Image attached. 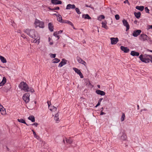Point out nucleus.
Returning a JSON list of instances; mask_svg holds the SVG:
<instances>
[{"label":"nucleus","instance_id":"aec40b11","mask_svg":"<svg viewBox=\"0 0 152 152\" xmlns=\"http://www.w3.org/2000/svg\"><path fill=\"white\" fill-rule=\"evenodd\" d=\"M130 54L133 56H138L139 55V53L134 51H132L131 52Z\"/></svg>","mask_w":152,"mask_h":152},{"label":"nucleus","instance_id":"7ed1b4c3","mask_svg":"<svg viewBox=\"0 0 152 152\" xmlns=\"http://www.w3.org/2000/svg\"><path fill=\"white\" fill-rule=\"evenodd\" d=\"M24 31L31 38L35 37L36 36H39L37 33L35 31V30L34 29H26L24 30Z\"/></svg>","mask_w":152,"mask_h":152},{"label":"nucleus","instance_id":"bf43d9fd","mask_svg":"<svg viewBox=\"0 0 152 152\" xmlns=\"http://www.w3.org/2000/svg\"><path fill=\"white\" fill-rule=\"evenodd\" d=\"M50 40H51V38L50 37H49V38H48V41H49L50 42Z\"/></svg>","mask_w":152,"mask_h":152},{"label":"nucleus","instance_id":"2eb2a0df","mask_svg":"<svg viewBox=\"0 0 152 152\" xmlns=\"http://www.w3.org/2000/svg\"><path fill=\"white\" fill-rule=\"evenodd\" d=\"M75 6L74 4H69L67 5L66 7V10H69L70 9H75Z\"/></svg>","mask_w":152,"mask_h":152},{"label":"nucleus","instance_id":"412c9836","mask_svg":"<svg viewBox=\"0 0 152 152\" xmlns=\"http://www.w3.org/2000/svg\"><path fill=\"white\" fill-rule=\"evenodd\" d=\"M0 111L2 115H4L6 113L5 109L3 106L0 108Z\"/></svg>","mask_w":152,"mask_h":152},{"label":"nucleus","instance_id":"1a4fd4ad","mask_svg":"<svg viewBox=\"0 0 152 152\" xmlns=\"http://www.w3.org/2000/svg\"><path fill=\"white\" fill-rule=\"evenodd\" d=\"M73 69L76 73L79 75L81 78H83V76L82 73L79 69L75 67L73 68Z\"/></svg>","mask_w":152,"mask_h":152},{"label":"nucleus","instance_id":"f03ea898","mask_svg":"<svg viewBox=\"0 0 152 152\" xmlns=\"http://www.w3.org/2000/svg\"><path fill=\"white\" fill-rule=\"evenodd\" d=\"M140 60L142 62L145 63H149L152 58V56L145 54L143 55L141 54L139 56Z\"/></svg>","mask_w":152,"mask_h":152},{"label":"nucleus","instance_id":"423d86ee","mask_svg":"<svg viewBox=\"0 0 152 152\" xmlns=\"http://www.w3.org/2000/svg\"><path fill=\"white\" fill-rule=\"evenodd\" d=\"M148 37L145 34H141L139 37L140 39L143 41H145L148 40Z\"/></svg>","mask_w":152,"mask_h":152},{"label":"nucleus","instance_id":"f3484780","mask_svg":"<svg viewBox=\"0 0 152 152\" xmlns=\"http://www.w3.org/2000/svg\"><path fill=\"white\" fill-rule=\"evenodd\" d=\"M96 93L98 94H99L101 95L104 96L105 95V93L102 91L98 90L96 91Z\"/></svg>","mask_w":152,"mask_h":152},{"label":"nucleus","instance_id":"6ab92c4d","mask_svg":"<svg viewBox=\"0 0 152 152\" xmlns=\"http://www.w3.org/2000/svg\"><path fill=\"white\" fill-rule=\"evenodd\" d=\"M63 23H68L71 25L74 29H75L73 24L71 21L69 20H63Z\"/></svg>","mask_w":152,"mask_h":152},{"label":"nucleus","instance_id":"4468645a","mask_svg":"<svg viewBox=\"0 0 152 152\" xmlns=\"http://www.w3.org/2000/svg\"><path fill=\"white\" fill-rule=\"evenodd\" d=\"M121 49L122 51H124V52L126 53H128L129 51L128 48L124 47L123 46H121Z\"/></svg>","mask_w":152,"mask_h":152},{"label":"nucleus","instance_id":"4be33fe9","mask_svg":"<svg viewBox=\"0 0 152 152\" xmlns=\"http://www.w3.org/2000/svg\"><path fill=\"white\" fill-rule=\"evenodd\" d=\"M6 79L5 77H3L2 81L0 83V86H3L6 82Z\"/></svg>","mask_w":152,"mask_h":152},{"label":"nucleus","instance_id":"7c9ffc66","mask_svg":"<svg viewBox=\"0 0 152 152\" xmlns=\"http://www.w3.org/2000/svg\"><path fill=\"white\" fill-rule=\"evenodd\" d=\"M0 59L1 62L3 63H6L7 62L6 59L3 56H0Z\"/></svg>","mask_w":152,"mask_h":152},{"label":"nucleus","instance_id":"c756f323","mask_svg":"<svg viewBox=\"0 0 152 152\" xmlns=\"http://www.w3.org/2000/svg\"><path fill=\"white\" fill-rule=\"evenodd\" d=\"M57 19L58 21L60 22L63 23V21L62 19V18L61 15H58V16L57 17Z\"/></svg>","mask_w":152,"mask_h":152},{"label":"nucleus","instance_id":"a211bd4d","mask_svg":"<svg viewBox=\"0 0 152 152\" xmlns=\"http://www.w3.org/2000/svg\"><path fill=\"white\" fill-rule=\"evenodd\" d=\"M48 28L49 30L51 31H53V26L52 23H48Z\"/></svg>","mask_w":152,"mask_h":152},{"label":"nucleus","instance_id":"9b49d317","mask_svg":"<svg viewBox=\"0 0 152 152\" xmlns=\"http://www.w3.org/2000/svg\"><path fill=\"white\" fill-rule=\"evenodd\" d=\"M141 32V31L140 30H137L134 31L133 33V36L136 37L139 35Z\"/></svg>","mask_w":152,"mask_h":152},{"label":"nucleus","instance_id":"338daca9","mask_svg":"<svg viewBox=\"0 0 152 152\" xmlns=\"http://www.w3.org/2000/svg\"><path fill=\"white\" fill-rule=\"evenodd\" d=\"M0 106L1 107H2V105H1V104H0Z\"/></svg>","mask_w":152,"mask_h":152},{"label":"nucleus","instance_id":"20e7f679","mask_svg":"<svg viewBox=\"0 0 152 152\" xmlns=\"http://www.w3.org/2000/svg\"><path fill=\"white\" fill-rule=\"evenodd\" d=\"M34 24L36 27L39 26L40 28H43L44 27V24L43 22L37 19L35 20Z\"/></svg>","mask_w":152,"mask_h":152},{"label":"nucleus","instance_id":"f8f14e48","mask_svg":"<svg viewBox=\"0 0 152 152\" xmlns=\"http://www.w3.org/2000/svg\"><path fill=\"white\" fill-rule=\"evenodd\" d=\"M111 44L112 45H115L116 44L118 41V39L117 38H115L112 37L110 38Z\"/></svg>","mask_w":152,"mask_h":152},{"label":"nucleus","instance_id":"ea45409f","mask_svg":"<svg viewBox=\"0 0 152 152\" xmlns=\"http://www.w3.org/2000/svg\"><path fill=\"white\" fill-rule=\"evenodd\" d=\"M115 19L117 20H118L120 18V17L117 14L115 15Z\"/></svg>","mask_w":152,"mask_h":152},{"label":"nucleus","instance_id":"09e8293b","mask_svg":"<svg viewBox=\"0 0 152 152\" xmlns=\"http://www.w3.org/2000/svg\"><path fill=\"white\" fill-rule=\"evenodd\" d=\"M62 31H61V30H60L58 31V32H57V33L59 34H61L62 33Z\"/></svg>","mask_w":152,"mask_h":152},{"label":"nucleus","instance_id":"b1692460","mask_svg":"<svg viewBox=\"0 0 152 152\" xmlns=\"http://www.w3.org/2000/svg\"><path fill=\"white\" fill-rule=\"evenodd\" d=\"M134 14L136 17L137 18H139L140 17L141 13L140 12H134Z\"/></svg>","mask_w":152,"mask_h":152},{"label":"nucleus","instance_id":"3c124183","mask_svg":"<svg viewBox=\"0 0 152 152\" xmlns=\"http://www.w3.org/2000/svg\"><path fill=\"white\" fill-rule=\"evenodd\" d=\"M21 37L24 38H26L25 35H24L23 34H22V35H21Z\"/></svg>","mask_w":152,"mask_h":152},{"label":"nucleus","instance_id":"393cba45","mask_svg":"<svg viewBox=\"0 0 152 152\" xmlns=\"http://www.w3.org/2000/svg\"><path fill=\"white\" fill-rule=\"evenodd\" d=\"M28 120L31 121L32 122H34L35 121V118L34 116L31 115L29 116L28 118Z\"/></svg>","mask_w":152,"mask_h":152},{"label":"nucleus","instance_id":"58836bf2","mask_svg":"<svg viewBox=\"0 0 152 152\" xmlns=\"http://www.w3.org/2000/svg\"><path fill=\"white\" fill-rule=\"evenodd\" d=\"M58 34L57 33V32H54L53 34V35L56 37L58 38V39L59 38V37L58 36Z\"/></svg>","mask_w":152,"mask_h":152},{"label":"nucleus","instance_id":"49530a36","mask_svg":"<svg viewBox=\"0 0 152 152\" xmlns=\"http://www.w3.org/2000/svg\"><path fill=\"white\" fill-rule=\"evenodd\" d=\"M34 137L37 139L38 140L39 138V136L37 135V134L34 135Z\"/></svg>","mask_w":152,"mask_h":152},{"label":"nucleus","instance_id":"c03bdc74","mask_svg":"<svg viewBox=\"0 0 152 152\" xmlns=\"http://www.w3.org/2000/svg\"><path fill=\"white\" fill-rule=\"evenodd\" d=\"M124 3L125 4L127 3L129 5H130V4L129 3L128 0H126L125 1H124Z\"/></svg>","mask_w":152,"mask_h":152},{"label":"nucleus","instance_id":"5701e85b","mask_svg":"<svg viewBox=\"0 0 152 152\" xmlns=\"http://www.w3.org/2000/svg\"><path fill=\"white\" fill-rule=\"evenodd\" d=\"M127 138V137L126 134L123 133V135L121 137V140H125Z\"/></svg>","mask_w":152,"mask_h":152},{"label":"nucleus","instance_id":"6e6d98bb","mask_svg":"<svg viewBox=\"0 0 152 152\" xmlns=\"http://www.w3.org/2000/svg\"><path fill=\"white\" fill-rule=\"evenodd\" d=\"M149 28L152 29V25H150L149 26Z\"/></svg>","mask_w":152,"mask_h":152},{"label":"nucleus","instance_id":"e433bc0d","mask_svg":"<svg viewBox=\"0 0 152 152\" xmlns=\"http://www.w3.org/2000/svg\"><path fill=\"white\" fill-rule=\"evenodd\" d=\"M75 11L78 14H80L81 13V12L80 11L79 9L78 8H75Z\"/></svg>","mask_w":152,"mask_h":152},{"label":"nucleus","instance_id":"4d7b16f0","mask_svg":"<svg viewBox=\"0 0 152 152\" xmlns=\"http://www.w3.org/2000/svg\"><path fill=\"white\" fill-rule=\"evenodd\" d=\"M86 7H91L90 6H88V5L86 4L85 5Z\"/></svg>","mask_w":152,"mask_h":152},{"label":"nucleus","instance_id":"bb28decb","mask_svg":"<svg viewBox=\"0 0 152 152\" xmlns=\"http://www.w3.org/2000/svg\"><path fill=\"white\" fill-rule=\"evenodd\" d=\"M18 121L19 122L23 123L24 124H25L26 125L28 126L29 125L23 119L21 118L20 119H18Z\"/></svg>","mask_w":152,"mask_h":152},{"label":"nucleus","instance_id":"0e129e2a","mask_svg":"<svg viewBox=\"0 0 152 152\" xmlns=\"http://www.w3.org/2000/svg\"><path fill=\"white\" fill-rule=\"evenodd\" d=\"M31 131H32L33 132H34V130H33V129H32V130H31Z\"/></svg>","mask_w":152,"mask_h":152},{"label":"nucleus","instance_id":"5fc2aeb1","mask_svg":"<svg viewBox=\"0 0 152 152\" xmlns=\"http://www.w3.org/2000/svg\"><path fill=\"white\" fill-rule=\"evenodd\" d=\"M33 132V134H34V135H35L36 134V132L34 131Z\"/></svg>","mask_w":152,"mask_h":152},{"label":"nucleus","instance_id":"864d4df0","mask_svg":"<svg viewBox=\"0 0 152 152\" xmlns=\"http://www.w3.org/2000/svg\"><path fill=\"white\" fill-rule=\"evenodd\" d=\"M143 110H144V111H147V109H145V108H144L143 109H142V110H141V112H142Z\"/></svg>","mask_w":152,"mask_h":152},{"label":"nucleus","instance_id":"473e14b6","mask_svg":"<svg viewBox=\"0 0 152 152\" xmlns=\"http://www.w3.org/2000/svg\"><path fill=\"white\" fill-rule=\"evenodd\" d=\"M60 61V60L57 58H55L53 59L52 61V63H56L59 62Z\"/></svg>","mask_w":152,"mask_h":152},{"label":"nucleus","instance_id":"a19ab883","mask_svg":"<svg viewBox=\"0 0 152 152\" xmlns=\"http://www.w3.org/2000/svg\"><path fill=\"white\" fill-rule=\"evenodd\" d=\"M50 9V10H59V7H54L53 9Z\"/></svg>","mask_w":152,"mask_h":152},{"label":"nucleus","instance_id":"0eeeda50","mask_svg":"<svg viewBox=\"0 0 152 152\" xmlns=\"http://www.w3.org/2000/svg\"><path fill=\"white\" fill-rule=\"evenodd\" d=\"M34 39H32L31 42L38 44L39 43L40 37L39 36H36L35 37L33 38Z\"/></svg>","mask_w":152,"mask_h":152},{"label":"nucleus","instance_id":"774afa93","mask_svg":"<svg viewBox=\"0 0 152 152\" xmlns=\"http://www.w3.org/2000/svg\"><path fill=\"white\" fill-rule=\"evenodd\" d=\"M18 32H20V31L19 30V31H18Z\"/></svg>","mask_w":152,"mask_h":152},{"label":"nucleus","instance_id":"6e6552de","mask_svg":"<svg viewBox=\"0 0 152 152\" xmlns=\"http://www.w3.org/2000/svg\"><path fill=\"white\" fill-rule=\"evenodd\" d=\"M76 59L77 61L80 64L84 65L85 66H86V63L85 61L82 60L79 56H77L76 57Z\"/></svg>","mask_w":152,"mask_h":152},{"label":"nucleus","instance_id":"13d9d810","mask_svg":"<svg viewBox=\"0 0 152 152\" xmlns=\"http://www.w3.org/2000/svg\"><path fill=\"white\" fill-rule=\"evenodd\" d=\"M49 44L50 45H52L53 44V42H50L49 43Z\"/></svg>","mask_w":152,"mask_h":152},{"label":"nucleus","instance_id":"9d476101","mask_svg":"<svg viewBox=\"0 0 152 152\" xmlns=\"http://www.w3.org/2000/svg\"><path fill=\"white\" fill-rule=\"evenodd\" d=\"M122 22L124 26L126 27V31H127L129 28V25L128 22L125 19L123 20Z\"/></svg>","mask_w":152,"mask_h":152},{"label":"nucleus","instance_id":"f257e3e1","mask_svg":"<svg viewBox=\"0 0 152 152\" xmlns=\"http://www.w3.org/2000/svg\"><path fill=\"white\" fill-rule=\"evenodd\" d=\"M19 88L21 90L25 92H30L31 93L34 92V90L28 86L27 84L24 82H21L19 85Z\"/></svg>","mask_w":152,"mask_h":152},{"label":"nucleus","instance_id":"79ce46f5","mask_svg":"<svg viewBox=\"0 0 152 152\" xmlns=\"http://www.w3.org/2000/svg\"><path fill=\"white\" fill-rule=\"evenodd\" d=\"M50 110L51 111H54L56 110L57 108L56 107H55L54 106H53V108H50Z\"/></svg>","mask_w":152,"mask_h":152},{"label":"nucleus","instance_id":"680f3d73","mask_svg":"<svg viewBox=\"0 0 152 152\" xmlns=\"http://www.w3.org/2000/svg\"><path fill=\"white\" fill-rule=\"evenodd\" d=\"M63 142L65 143V140H64V139L63 140Z\"/></svg>","mask_w":152,"mask_h":152},{"label":"nucleus","instance_id":"a878e982","mask_svg":"<svg viewBox=\"0 0 152 152\" xmlns=\"http://www.w3.org/2000/svg\"><path fill=\"white\" fill-rule=\"evenodd\" d=\"M136 8L140 10L141 11H142L144 10V7L143 6H137L136 7Z\"/></svg>","mask_w":152,"mask_h":152},{"label":"nucleus","instance_id":"f704fd0d","mask_svg":"<svg viewBox=\"0 0 152 152\" xmlns=\"http://www.w3.org/2000/svg\"><path fill=\"white\" fill-rule=\"evenodd\" d=\"M66 142L67 143H69V144H71L73 140H70L69 139H68L67 138H66Z\"/></svg>","mask_w":152,"mask_h":152},{"label":"nucleus","instance_id":"4c0bfd02","mask_svg":"<svg viewBox=\"0 0 152 152\" xmlns=\"http://www.w3.org/2000/svg\"><path fill=\"white\" fill-rule=\"evenodd\" d=\"M125 117V114L123 113L121 117V121H123L124 120Z\"/></svg>","mask_w":152,"mask_h":152},{"label":"nucleus","instance_id":"39448f33","mask_svg":"<svg viewBox=\"0 0 152 152\" xmlns=\"http://www.w3.org/2000/svg\"><path fill=\"white\" fill-rule=\"evenodd\" d=\"M30 94L29 93H26L23 95V99L26 103H28L30 101Z\"/></svg>","mask_w":152,"mask_h":152},{"label":"nucleus","instance_id":"37998d69","mask_svg":"<svg viewBox=\"0 0 152 152\" xmlns=\"http://www.w3.org/2000/svg\"><path fill=\"white\" fill-rule=\"evenodd\" d=\"M145 12L146 13H149V10L148 9L147 7H145Z\"/></svg>","mask_w":152,"mask_h":152},{"label":"nucleus","instance_id":"a18cd8bd","mask_svg":"<svg viewBox=\"0 0 152 152\" xmlns=\"http://www.w3.org/2000/svg\"><path fill=\"white\" fill-rule=\"evenodd\" d=\"M51 57L52 58H55L56 57V54H52L51 55Z\"/></svg>","mask_w":152,"mask_h":152},{"label":"nucleus","instance_id":"8fccbe9b","mask_svg":"<svg viewBox=\"0 0 152 152\" xmlns=\"http://www.w3.org/2000/svg\"><path fill=\"white\" fill-rule=\"evenodd\" d=\"M105 113H104V112H103L102 111H101V113H100V115H104V114H105Z\"/></svg>","mask_w":152,"mask_h":152},{"label":"nucleus","instance_id":"de8ad7c7","mask_svg":"<svg viewBox=\"0 0 152 152\" xmlns=\"http://www.w3.org/2000/svg\"><path fill=\"white\" fill-rule=\"evenodd\" d=\"M38 124L37 123H34L32 124V125H34L36 127L37 126Z\"/></svg>","mask_w":152,"mask_h":152},{"label":"nucleus","instance_id":"c9c22d12","mask_svg":"<svg viewBox=\"0 0 152 152\" xmlns=\"http://www.w3.org/2000/svg\"><path fill=\"white\" fill-rule=\"evenodd\" d=\"M104 16L103 15H101L99 16L98 18V20H101L102 19L104 18Z\"/></svg>","mask_w":152,"mask_h":152},{"label":"nucleus","instance_id":"69168bd1","mask_svg":"<svg viewBox=\"0 0 152 152\" xmlns=\"http://www.w3.org/2000/svg\"><path fill=\"white\" fill-rule=\"evenodd\" d=\"M139 107V106L138 105H137V107H138V108Z\"/></svg>","mask_w":152,"mask_h":152},{"label":"nucleus","instance_id":"c85d7f7f","mask_svg":"<svg viewBox=\"0 0 152 152\" xmlns=\"http://www.w3.org/2000/svg\"><path fill=\"white\" fill-rule=\"evenodd\" d=\"M82 17L86 19H91L90 17L88 14H83L82 15Z\"/></svg>","mask_w":152,"mask_h":152},{"label":"nucleus","instance_id":"ddd939ff","mask_svg":"<svg viewBox=\"0 0 152 152\" xmlns=\"http://www.w3.org/2000/svg\"><path fill=\"white\" fill-rule=\"evenodd\" d=\"M67 61L64 59H63L61 62L59 64L58 66L59 67H61L63 65L66 64Z\"/></svg>","mask_w":152,"mask_h":152},{"label":"nucleus","instance_id":"2f4dec72","mask_svg":"<svg viewBox=\"0 0 152 152\" xmlns=\"http://www.w3.org/2000/svg\"><path fill=\"white\" fill-rule=\"evenodd\" d=\"M58 116H59V114H58V113H57L55 115V116L54 117V120L57 122H58L57 121H59Z\"/></svg>","mask_w":152,"mask_h":152},{"label":"nucleus","instance_id":"052dcab7","mask_svg":"<svg viewBox=\"0 0 152 152\" xmlns=\"http://www.w3.org/2000/svg\"><path fill=\"white\" fill-rule=\"evenodd\" d=\"M54 14L55 15H56V16L57 17V16H58V15H57V14Z\"/></svg>","mask_w":152,"mask_h":152},{"label":"nucleus","instance_id":"e2e57ef3","mask_svg":"<svg viewBox=\"0 0 152 152\" xmlns=\"http://www.w3.org/2000/svg\"><path fill=\"white\" fill-rule=\"evenodd\" d=\"M97 86H98V88H100V85H98Z\"/></svg>","mask_w":152,"mask_h":152},{"label":"nucleus","instance_id":"603ef678","mask_svg":"<svg viewBox=\"0 0 152 152\" xmlns=\"http://www.w3.org/2000/svg\"><path fill=\"white\" fill-rule=\"evenodd\" d=\"M47 103L48 105V107H49L50 106V102L49 101H48L47 102Z\"/></svg>","mask_w":152,"mask_h":152},{"label":"nucleus","instance_id":"72a5a7b5","mask_svg":"<svg viewBox=\"0 0 152 152\" xmlns=\"http://www.w3.org/2000/svg\"><path fill=\"white\" fill-rule=\"evenodd\" d=\"M103 99V98H100L98 101V103L96 105V106H95V107H97L100 104V103H101V102L102 101V100Z\"/></svg>","mask_w":152,"mask_h":152},{"label":"nucleus","instance_id":"dca6fc26","mask_svg":"<svg viewBox=\"0 0 152 152\" xmlns=\"http://www.w3.org/2000/svg\"><path fill=\"white\" fill-rule=\"evenodd\" d=\"M51 3L54 4H61L62 2L61 1L58 0H51Z\"/></svg>","mask_w":152,"mask_h":152},{"label":"nucleus","instance_id":"cd10ccee","mask_svg":"<svg viewBox=\"0 0 152 152\" xmlns=\"http://www.w3.org/2000/svg\"><path fill=\"white\" fill-rule=\"evenodd\" d=\"M102 27L105 28V29H108V27L107 26V23L106 22H102Z\"/></svg>","mask_w":152,"mask_h":152}]
</instances>
